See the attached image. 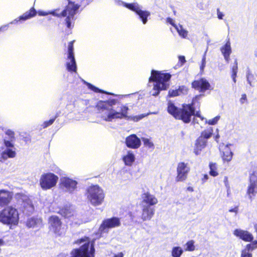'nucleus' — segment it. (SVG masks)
Here are the masks:
<instances>
[{"label": "nucleus", "instance_id": "obj_31", "mask_svg": "<svg viewBox=\"0 0 257 257\" xmlns=\"http://www.w3.org/2000/svg\"><path fill=\"white\" fill-rule=\"evenodd\" d=\"M238 71V64L237 59H235L233 65L231 68V78L234 83L236 82V77Z\"/></svg>", "mask_w": 257, "mask_h": 257}, {"label": "nucleus", "instance_id": "obj_10", "mask_svg": "<svg viewBox=\"0 0 257 257\" xmlns=\"http://www.w3.org/2000/svg\"><path fill=\"white\" fill-rule=\"evenodd\" d=\"M122 5L130 11L135 12L139 16L144 24H146L148 21V18L150 16V12L148 11H143L140 5L137 3H126L122 2Z\"/></svg>", "mask_w": 257, "mask_h": 257}, {"label": "nucleus", "instance_id": "obj_38", "mask_svg": "<svg viewBox=\"0 0 257 257\" xmlns=\"http://www.w3.org/2000/svg\"><path fill=\"white\" fill-rule=\"evenodd\" d=\"M87 86H88L89 89H90V90H92L95 92L109 94V93L103 90L99 89L98 88L96 87V86H94L93 85L90 83H87Z\"/></svg>", "mask_w": 257, "mask_h": 257}, {"label": "nucleus", "instance_id": "obj_33", "mask_svg": "<svg viewBox=\"0 0 257 257\" xmlns=\"http://www.w3.org/2000/svg\"><path fill=\"white\" fill-rule=\"evenodd\" d=\"M213 134V130L210 128L209 129L205 130L202 131L201 133L200 136L199 137H201L205 139V141L207 140L209 138H210Z\"/></svg>", "mask_w": 257, "mask_h": 257}, {"label": "nucleus", "instance_id": "obj_57", "mask_svg": "<svg viewBox=\"0 0 257 257\" xmlns=\"http://www.w3.org/2000/svg\"><path fill=\"white\" fill-rule=\"evenodd\" d=\"M3 29L2 28H0V33L3 31Z\"/></svg>", "mask_w": 257, "mask_h": 257}, {"label": "nucleus", "instance_id": "obj_32", "mask_svg": "<svg viewBox=\"0 0 257 257\" xmlns=\"http://www.w3.org/2000/svg\"><path fill=\"white\" fill-rule=\"evenodd\" d=\"M183 252V250L180 246H175L172 248L171 255L173 257H180Z\"/></svg>", "mask_w": 257, "mask_h": 257}, {"label": "nucleus", "instance_id": "obj_3", "mask_svg": "<svg viewBox=\"0 0 257 257\" xmlns=\"http://www.w3.org/2000/svg\"><path fill=\"white\" fill-rule=\"evenodd\" d=\"M172 75L169 73H163L161 71L152 70L151 75L149 78L150 82H154L153 85L152 95L156 96L158 95L162 90H165L169 87V84Z\"/></svg>", "mask_w": 257, "mask_h": 257}, {"label": "nucleus", "instance_id": "obj_9", "mask_svg": "<svg viewBox=\"0 0 257 257\" xmlns=\"http://www.w3.org/2000/svg\"><path fill=\"white\" fill-rule=\"evenodd\" d=\"M49 228L56 235L60 236L65 232L61 219L56 215H52L48 219Z\"/></svg>", "mask_w": 257, "mask_h": 257}, {"label": "nucleus", "instance_id": "obj_26", "mask_svg": "<svg viewBox=\"0 0 257 257\" xmlns=\"http://www.w3.org/2000/svg\"><path fill=\"white\" fill-rule=\"evenodd\" d=\"M37 11L34 7L31 8L28 11L20 16L18 19L19 21H26L35 17L37 14Z\"/></svg>", "mask_w": 257, "mask_h": 257}, {"label": "nucleus", "instance_id": "obj_5", "mask_svg": "<svg viewBox=\"0 0 257 257\" xmlns=\"http://www.w3.org/2000/svg\"><path fill=\"white\" fill-rule=\"evenodd\" d=\"M19 222V213L12 205L5 207L0 211V222L10 226H16Z\"/></svg>", "mask_w": 257, "mask_h": 257}, {"label": "nucleus", "instance_id": "obj_28", "mask_svg": "<svg viewBox=\"0 0 257 257\" xmlns=\"http://www.w3.org/2000/svg\"><path fill=\"white\" fill-rule=\"evenodd\" d=\"M68 2H71L74 3V5L75 6L76 5L78 6V8L75 11V15L76 14V12L78 10V9L81 8L80 11H82L85 8H86L87 6H88L91 2H92V0H81L80 4H76L75 2H72L70 0H68Z\"/></svg>", "mask_w": 257, "mask_h": 257}, {"label": "nucleus", "instance_id": "obj_35", "mask_svg": "<svg viewBox=\"0 0 257 257\" xmlns=\"http://www.w3.org/2000/svg\"><path fill=\"white\" fill-rule=\"evenodd\" d=\"M59 116V113L58 112H57L56 114H55V115L52 118H51L49 120H46V121H45L42 126L43 127V128H46L48 126L52 125L54 121L55 120V119Z\"/></svg>", "mask_w": 257, "mask_h": 257}, {"label": "nucleus", "instance_id": "obj_42", "mask_svg": "<svg viewBox=\"0 0 257 257\" xmlns=\"http://www.w3.org/2000/svg\"><path fill=\"white\" fill-rule=\"evenodd\" d=\"M219 117L216 116L212 119H209L208 121V123L210 125H214L217 123L218 120H219Z\"/></svg>", "mask_w": 257, "mask_h": 257}, {"label": "nucleus", "instance_id": "obj_12", "mask_svg": "<svg viewBox=\"0 0 257 257\" xmlns=\"http://www.w3.org/2000/svg\"><path fill=\"white\" fill-rule=\"evenodd\" d=\"M74 40L69 42L68 44V55L67 59L70 60V62L66 63V68L68 71L70 72H76L77 66L74 57Z\"/></svg>", "mask_w": 257, "mask_h": 257}, {"label": "nucleus", "instance_id": "obj_51", "mask_svg": "<svg viewBox=\"0 0 257 257\" xmlns=\"http://www.w3.org/2000/svg\"><path fill=\"white\" fill-rule=\"evenodd\" d=\"M217 18L221 20L223 19V17L224 15L222 12H220L219 9H217Z\"/></svg>", "mask_w": 257, "mask_h": 257}, {"label": "nucleus", "instance_id": "obj_54", "mask_svg": "<svg viewBox=\"0 0 257 257\" xmlns=\"http://www.w3.org/2000/svg\"><path fill=\"white\" fill-rule=\"evenodd\" d=\"M113 257H123V254L122 252H120L117 254H114Z\"/></svg>", "mask_w": 257, "mask_h": 257}, {"label": "nucleus", "instance_id": "obj_23", "mask_svg": "<svg viewBox=\"0 0 257 257\" xmlns=\"http://www.w3.org/2000/svg\"><path fill=\"white\" fill-rule=\"evenodd\" d=\"M220 51L227 63H229L230 60V55L231 53V48L230 43L229 41L226 42L220 48Z\"/></svg>", "mask_w": 257, "mask_h": 257}, {"label": "nucleus", "instance_id": "obj_53", "mask_svg": "<svg viewBox=\"0 0 257 257\" xmlns=\"http://www.w3.org/2000/svg\"><path fill=\"white\" fill-rule=\"evenodd\" d=\"M38 14L39 16H45L48 15V13L43 11H38Z\"/></svg>", "mask_w": 257, "mask_h": 257}, {"label": "nucleus", "instance_id": "obj_40", "mask_svg": "<svg viewBox=\"0 0 257 257\" xmlns=\"http://www.w3.org/2000/svg\"><path fill=\"white\" fill-rule=\"evenodd\" d=\"M180 95L178 89L175 90H170L169 91V95L170 97H175Z\"/></svg>", "mask_w": 257, "mask_h": 257}, {"label": "nucleus", "instance_id": "obj_36", "mask_svg": "<svg viewBox=\"0 0 257 257\" xmlns=\"http://www.w3.org/2000/svg\"><path fill=\"white\" fill-rule=\"evenodd\" d=\"M195 241L193 240H190L188 241L186 244V248L185 250L188 251H193L195 249V246L194 245Z\"/></svg>", "mask_w": 257, "mask_h": 257}, {"label": "nucleus", "instance_id": "obj_50", "mask_svg": "<svg viewBox=\"0 0 257 257\" xmlns=\"http://www.w3.org/2000/svg\"><path fill=\"white\" fill-rule=\"evenodd\" d=\"M238 211V206H235L234 207L229 209V212H234L235 213V214H237Z\"/></svg>", "mask_w": 257, "mask_h": 257}, {"label": "nucleus", "instance_id": "obj_22", "mask_svg": "<svg viewBox=\"0 0 257 257\" xmlns=\"http://www.w3.org/2000/svg\"><path fill=\"white\" fill-rule=\"evenodd\" d=\"M221 157L223 162L228 163L232 160L233 153L228 145L225 146L222 149Z\"/></svg>", "mask_w": 257, "mask_h": 257}, {"label": "nucleus", "instance_id": "obj_55", "mask_svg": "<svg viewBox=\"0 0 257 257\" xmlns=\"http://www.w3.org/2000/svg\"><path fill=\"white\" fill-rule=\"evenodd\" d=\"M4 244H5L4 241L2 239L0 238V246L4 245Z\"/></svg>", "mask_w": 257, "mask_h": 257}, {"label": "nucleus", "instance_id": "obj_46", "mask_svg": "<svg viewBox=\"0 0 257 257\" xmlns=\"http://www.w3.org/2000/svg\"><path fill=\"white\" fill-rule=\"evenodd\" d=\"M179 62L180 63L181 65H183L186 62V59L184 56H179L178 57Z\"/></svg>", "mask_w": 257, "mask_h": 257}, {"label": "nucleus", "instance_id": "obj_14", "mask_svg": "<svg viewBox=\"0 0 257 257\" xmlns=\"http://www.w3.org/2000/svg\"><path fill=\"white\" fill-rule=\"evenodd\" d=\"M191 87L200 92L212 89L210 83L203 77L193 80L191 83Z\"/></svg>", "mask_w": 257, "mask_h": 257}, {"label": "nucleus", "instance_id": "obj_1", "mask_svg": "<svg viewBox=\"0 0 257 257\" xmlns=\"http://www.w3.org/2000/svg\"><path fill=\"white\" fill-rule=\"evenodd\" d=\"M116 103V101L115 99L99 100L97 102L95 108L97 113L99 114L100 117L106 121H111L113 119L128 118V107L122 105L120 107V111H116L112 108V106Z\"/></svg>", "mask_w": 257, "mask_h": 257}, {"label": "nucleus", "instance_id": "obj_15", "mask_svg": "<svg viewBox=\"0 0 257 257\" xmlns=\"http://www.w3.org/2000/svg\"><path fill=\"white\" fill-rule=\"evenodd\" d=\"M13 199V192L7 189H0V207L9 206Z\"/></svg>", "mask_w": 257, "mask_h": 257}, {"label": "nucleus", "instance_id": "obj_16", "mask_svg": "<svg viewBox=\"0 0 257 257\" xmlns=\"http://www.w3.org/2000/svg\"><path fill=\"white\" fill-rule=\"evenodd\" d=\"M125 144L128 148L138 149L142 143L141 139L136 134H132L126 137Z\"/></svg>", "mask_w": 257, "mask_h": 257}, {"label": "nucleus", "instance_id": "obj_29", "mask_svg": "<svg viewBox=\"0 0 257 257\" xmlns=\"http://www.w3.org/2000/svg\"><path fill=\"white\" fill-rule=\"evenodd\" d=\"M209 174L212 177H216L218 175V166L216 163L210 162L209 164Z\"/></svg>", "mask_w": 257, "mask_h": 257}, {"label": "nucleus", "instance_id": "obj_19", "mask_svg": "<svg viewBox=\"0 0 257 257\" xmlns=\"http://www.w3.org/2000/svg\"><path fill=\"white\" fill-rule=\"evenodd\" d=\"M60 181V185L69 192H72L76 189L77 182L75 180L64 177L61 178Z\"/></svg>", "mask_w": 257, "mask_h": 257}, {"label": "nucleus", "instance_id": "obj_13", "mask_svg": "<svg viewBox=\"0 0 257 257\" xmlns=\"http://www.w3.org/2000/svg\"><path fill=\"white\" fill-rule=\"evenodd\" d=\"M190 171V168L187 163L184 162L179 163L177 167L176 181L177 182L185 181L187 178Z\"/></svg>", "mask_w": 257, "mask_h": 257}, {"label": "nucleus", "instance_id": "obj_4", "mask_svg": "<svg viewBox=\"0 0 257 257\" xmlns=\"http://www.w3.org/2000/svg\"><path fill=\"white\" fill-rule=\"evenodd\" d=\"M86 242L79 248H74L71 251L70 257H91L94 256L95 252L94 240L90 241L88 236H85L77 239L75 243L79 244L82 242Z\"/></svg>", "mask_w": 257, "mask_h": 257}, {"label": "nucleus", "instance_id": "obj_21", "mask_svg": "<svg viewBox=\"0 0 257 257\" xmlns=\"http://www.w3.org/2000/svg\"><path fill=\"white\" fill-rule=\"evenodd\" d=\"M142 202L150 205L151 206L156 205L158 203L157 198L153 195H152L149 192L144 193L142 194Z\"/></svg>", "mask_w": 257, "mask_h": 257}, {"label": "nucleus", "instance_id": "obj_30", "mask_svg": "<svg viewBox=\"0 0 257 257\" xmlns=\"http://www.w3.org/2000/svg\"><path fill=\"white\" fill-rule=\"evenodd\" d=\"M249 242V243H248L245 245V248L243 249L247 252L252 251L257 248V240L254 241L252 240L251 242Z\"/></svg>", "mask_w": 257, "mask_h": 257}, {"label": "nucleus", "instance_id": "obj_56", "mask_svg": "<svg viewBox=\"0 0 257 257\" xmlns=\"http://www.w3.org/2000/svg\"><path fill=\"white\" fill-rule=\"evenodd\" d=\"M187 190L190 192H193V189L192 187H188L187 188Z\"/></svg>", "mask_w": 257, "mask_h": 257}, {"label": "nucleus", "instance_id": "obj_8", "mask_svg": "<svg viewBox=\"0 0 257 257\" xmlns=\"http://www.w3.org/2000/svg\"><path fill=\"white\" fill-rule=\"evenodd\" d=\"M58 177L52 173L42 174L40 179V185L44 190L50 189L56 185Z\"/></svg>", "mask_w": 257, "mask_h": 257}, {"label": "nucleus", "instance_id": "obj_17", "mask_svg": "<svg viewBox=\"0 0 257 257\" xmlns=\"http://www.w3.org/2000/svg\"><path fill=\"white\" fill-rule=\"evenodd\" d=\"M58 213L64 218H70L74 216L75 210L71 204H66L59 208Z\"/></svg>", "mask_w": 257, "mask_h": 257}, {"label": "nucleus", "instance_id": "obj_49", "mask_svg": "<svg viewBox=\"0 0 257 257\" xmlns=\"http://www.w3.org/2000/svg\"><path fill=\"white\" fill-rule=\"evenodd\" d=\"M205 64H206V58H205V56L204 55L203 57V58L202 59V61H201V65L200 66V69L201 70H203L204 69V68L205 66Z\"/></svg>", "mask_w": 257, "mask_h": 257}, {"label": "nucleus", "instance_id": "obj_48", "mask_svg": "<svg viewBox=\"0 0 257 257\" xmlns=\"http://www.w3.org/2000/svg\"><path fill=\"white\" fill-rule=\"evenodd\" d=\"M167 22L169 23L170 24H171L172 26H173L175 28H176V27L177 26V25L174 23L173 19L171 18H167Z\"/></svg>", "mask_w": 257, "mask_h": 257}, {"label": "nucleus", "instance_id": "obj_2", "mask_svg": "<svg viewBox=\"0 0 257 257\" xmlns=\"http://www.w3.org/2000/svg\"><path fill=\"white\" fill-rule=\"evenodd\" d=\"M167 111L176 119L182 120L185 123H189L192 116L199 117L202 120L204 118L201 116L200 110L195 111L193 101L189 104L183 103L180 108L170 102L168 103Z\"/></svg>", "mask_w": 257, "mask_h": 257}, {"label": "nucleus", "instance_id": "obj_44", "mask_svg": "<svg viewBox=\"0 0 257 257\" xmlns=\"http://www.w3.org/2000/svg\"><path fill=\"white\" fill-rule=\"evenodd\" d=\"M223 182L225 187L227 188V195H229V184L228 182V177L227 176L224 177Z\"/></svg>", "mask_w": 257, "mask_h": 257}, {"label": "nucleus", "instance_id": "obj_25", "mask_svg": "<svg viewBox=\"0 0 257 257\" xmlns=\"http://www.w3.org/2000/svg\"><path fill=\"white\" fill-rule=\"evenodd\" d=\"M257 193V181L250 180L249 184L247 187L246 193L250 199L255 195Z\"/></svg>", "mask_w": 257, "mask_h": 257}, {"label": "nucleus", "instance_id": "obj_43", "mask_svg": "<svg viewBox=\"0 0 257 257\" xmlns=\"http://www.w3.org/2000/svg\"><path fill=\"white\" fill-rule=\"evenodd\" d=\"M240 257H252V254L250 252H247L245 250H242Z\"/></svg>", "mask_w": 257, "mask_h": 257}, {"label": "nucleus", "instance_id": "obj_45", "mask_svg": "<svg viewBox=\"0 0 257 257\" xmlns=\"http://www.w3.org/2000/svg\"><path fill=\"white\" fill-rule=\"evenodd\" d=\"M4 144L5 146L7 147V149H11L14 148V146L13 143L10 141H5Z\"/></svg>", "mask_w": 257, "mask_h": 257}, {"label": "nucleus", "instance_id": "obj_47", "mask_svg": "<svg viewBox=\"0 0 257 257\" xmlns=\"http://www.w3.org/2000/svg\"><path fill=\"white\" fill-rule=\"evenodd\" d=\"M240 102L241 104L244 103L245 102H247V97L245 94H242L241 97L240 98Z\"/></svg>", "mask_w": 257, "mask_h": 257}, {"label": "nucleus", "instance_id": "obj_52", "mask_svg": "<svg viewBox=\"0 0 257 257\" xmlns=\"http://www.w3.org/2000/svg\"><path fill=\"white\" fill-rule=\"evenodd\" d=\"M208 179V176L207 174H204L203 178H202V181L203 183L205 182Z\"/></svg>", "mask_w": 257, "mask_h": 257}, {"label": "nucleus", "instance_id": "obj_24", "mask_svg": "<svg viewBox=\"0 0 257 257\" xmlns=\"http://www.w3.org/2000/svg\"><path fill=\"white\" fill-rule=\"evenodd\" d=\"M207 142L201 137H198L196 140L194 152L196 155H199L202 150L206 146Z\"/></svg>", "mask_w": 257, "mask_h": 257}, {"label": "nucleus", "instance_id": "obj_37", "mask_svg": "<svg viewBox=\"0 0 257 257\" xmlns=\"http://www.w3.org/2000/svg\"><path fill=\"white\" fill-rule=\"evenodd\" d=\"M142 140L145 147L151 149H154V144L151 141L150 139L146 138H142Z\"/></svg>", "mask_w": 257, "mask_h": 257}, {"label": "nucleus", "instance_id": "obj_18", "mask_svg": "<svg viewBox=\"0 0 257 257\" xmlns=\"http://www.w3.org/2000/svg\"><path fill=\"white\" fill-rule=\"evenodd\" d=\"M234 236L245 242H251L253 240V235L249 231L241 229H235L233 231Z\"/></svg>", "mask_w": 257, "mask_h": 257}, {"label": "nucleus", "instance_id": "obj_7", "mask_svg": "<svg viewBox=\"0 0 257 257\" xmlns=\"http://www.w3.org/2000/svg\"><path fill=\"white\" fill-rule=\"evenodd\" d=\"M86 195L91 204L94 206L101 205L104 201L105 194L98 185H91L86 191Z\"/></svg>", "mask_w": 257, "mask_h": 257}, {"label": "nucleus", "instance_id": "obj_27", "mask_svg": "<svg viewBox=\"0 0 257 257\" xmlns=\"http://www.w3.org/2000/svg\"><path fill=\"white\" fill-rule=\"evenodd\" d=\"M122 160L125 165L131 166L135 161L134 154L130 151L127 152V154L122 157Z\"/></svg>", "mask_w": 257, "mask_h": 257}, {"label": "nucleus", "instance_id": "obj_11", "mask_svg": "<svg viewBox=\"0 0 257 257\" xmlns=\"http://www.w3.org/2000/svg\"><path fill=\"white\" fill-rule=\"evenodd\" d=\"M120 225L119 218L113 217L110 218L103 220L98 228V232L100 234L107 233L110 228L119 226Z\"/></svg>", "mask_w": 257, "mask_h": 257}, {"label": "nucleus", "instance_id": "obj_39", "mask_svg": "<svg viewBox=\"0 0 257 257\" xmlns=\"http://www.w3.org/2000/svg\"><path fill=\"white\" fill-rule=\"evenodd\" d=\"M4 154L7 155L9 158H14L16 155L15 149L14 148V150L12 149H7L6 151L4 152Z\"/></svg>", "mask_w": 257, "mask_h": 257}, {"label": "nucleus", "instance_id": "obj_41", "mask_svg": "<svg viewBox=\"0 0 257 257\" xmlns=\"http://www.w3.org/2000/svg\"><path fill=\"white\" fill-rule=\"evenodd\" d=\"M178 90L180 93V95L181 94L187 93L188 91L187 87L184 85L180 86L178 88Z\"/></svg>", "mask_w": 257, "mask_h": 257}, {"label": "nucleus", "instance_id": "obj_6", "mask_svg": "<svg viewBox=\"0 0 257 257\" xmlns=\"http://www.w3.org/2000/svg\"><path fill=\"white\" fill-rule=\"evenodd\" d=\"M78 8L75 6L73 3L68 2L64 9L59 14L53 11L50 14L57 17H65V23L67 28L71 29L73 27L74 22L75 20V11Z\"/></svg>", "mask_w": 257, "mask_h": 257}, {"label": "nucleus", "instance_id": "obj_20", "mask_svg": "<svg viewBox=\"0 0 257 257\" xmlns=\"http://www.w3.org/2000/svg\"><path fill=\"white\" fill-rule=\"evenodd\" d=\"M155 214V208L150 205H145L142 208L141 218L143 221L150 220Z\"/></svg>", "mask_w": 257, "mask_h": 257}, {"label": "nucleus", "instance_id": "obj_34", "mask_svg": "<svg viewBox=\"0 0 257 257\" xmlns=\"http://www.w3.org/2000/svg\"><path fill=\"white\" fill-rule=\"evenodd\" d=\"M180 36L183 38H186L188 36V31L185 30L182 25H179L175 28Z\"/></svg>", "mask_w": 257, "mask_h": 257}]
</instances>
